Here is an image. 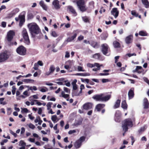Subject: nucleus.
<instances>
[{
    "label": "nucleus",
    "mask_w": 149,
    "mask_h": 149,
    "mask_svg": "<svg viewBox=\"0 0 149 149\" xmlns=\"http://www.w3.org/2000/svg\"><path fill=\"white\" fill-rule=\"evenodd\" d=\"M27 27L32 37L34 38L36 36L41 32L38 26L35 23H31L27 25Z\"/></svg>",
    "instance_id": "f257e3e1"
},
{
    "label": "nucleus",
    "mask_w": 149,
    "mask_h": 149,
    "mask_svg": "<svg viewBox=\"0 0 149 149\" xmlns=\"http://www.w3.org/2000/svg\"><path fill=\"white\" fill-rule=\"evenodd\" d=\"M133 125L132 121L131 119H125L123 121L122 123V127L123 130L125 132H126L128 129L132 127Z\"/></svg>",
    "instance_id": "f03ea898"
},
{
    "label": "nucleus",
    "mask_w": 149,
    "mask_h": 149,
    "mask_svg": "<svg viewBox=\"0 0 149 149\" xmlns=\"http://www.w3.org/2000/svg\"><path fill=\"white\" fill-rule=\"evenodd\" d=\"M77 5L78 8L81 12H84L87 10L88 8L86 5V2L84 0H79L77 1Z\"/></svg>",
    "instance_id": "7ed1b4c3"
},
{
    "label": "nucleus",
    "mask_w": 149,
    "mask_h": 149,
    "mask_svg": "<svg viewBox=\"0 0 149 149\" xmlns=\"http://www.w3.org/2000/svg\"><path fill=\"white\" fill-rule=\"evenodd\" d=\"M22 36L24 39L25 42L27 44H29L30 42L29 36L26 29H23L22 32Z\"/></svg>",
    "instance_id": "20e7f679"
},
{
    "label": "nucleus",
    "mask_w": 149,
    "mask_h": 149,
    "mask_svg": "<svg viewBox=\"0 0 149 149\" xmlns=\"http://www.w3.org/2000/svg\"><path fill=\"white\" fill-rule=\"evenodd\" d=\"M102 51L103 54L106 55L108 56L110 54V53L108 52V47L106 44H104L102 45Z\"/></svg>",
    "instance_id": "39448f33"
},
{
    "label": "nucleus",
    "mask_w": 149,
    "mask_h": 149,
    "mask_svg": "<svg viewBox=\"0 0 149 149\" xmlns=\"http://www.w3.org/2000/svg\"><path fill=\"white\" fill-rule=\"evenodd\" d=\"M9 56L6 52H3L0 54V62H4L7 60Z\"/></svg>",
    "instance_id": "423d86ee"
},
{
    "label": "nucleus",
    "mask_w": 149,
    "mask_h": 149,
    "mask_svg": "<svg viewBox=\"0 0 149 149\" xmlns=\"http://www.w3.org/2000/svg\"><path fill=\"white\" fill-rule=\"evenodd\" d=\"M16 51L17 53L22 55H24L26 53L25 48L22 46L19 47L16 49Z\"/></svg>",
    "instance_id": "0eeeda50"
},
{
    "label": "nucleus",
    "mask_w": 149,
    "mask_h": 149,
    "mask_svg": "<svg viewBox=\"0 0 149 149\" xmlns=\"http://www.w3.org/2000/svg\"><path fill=\"white\" fill-rule=\"evenodd\" d=\"M15 20L16 21H18L20 20L19 26H22L25 21L24 16L23 15H19L18 17H16L15 18Z\"/></svg>",
    "instance_id": "6e6552de"
},
{
    "label": "nucleus",
    "mask_w": 149,
    "mask_h": 149,
    "mask_svg": "<svg viewBox=\"0 0 149 149\" xmlns=\"http://www.w3.org/2000/svg\"><path fill=\"white\" fill-rule=\"evenodd\" d=\"M121 113L118 110L116 111L115 114V120L118 122H120V120Z\"/></svg>",
    "instance_id": "1a4fd4ad"
},
{
    "label": "nucleus",
    "mask_w": 149,
    "mask_h": 149,
    "mask_svg": "<svg viewBox=\"0 0 149 149\" xmlns=\"http://www.w3.org/2000/svg\"><path fill=\"white\" fill-rule=\"evenodd\" d=\"M14 35L15 33L13 31H10L7 33V40L8 41H10L13 38Z\"/></svg>",
    "instance_id": "9d476101"
},
{
    "label": "nucleus",
    "mask_w": 149,
    "mask_h": 149,
    "mask_svg": "<svg viewBox=\"0 0 149 149\" xmlns=\"http://www.w3.org/2000/svg\"><path fill=\"white\" fill-rule=\"evenodd\" d=\"M78 31L77 30L74 31L73 32V35L71 37L68 38L67 39L66 41L68 42H70L72 41L76 38L77 35V33H78Z\"/></svg>",
    "instance_id": "9b49d317"
},
{
    "label": "nucleus",
    "mask_w": 149,
    "mask_h": 149,
    "mask_svg": "<svg viewBox=\"0 0 149 149\" xmlns=\"http://www.w3.org/2000/svg\"><path fill=\"white\" fill-rule=\"evenodd\" d=\"M133 39V36L132 35H130L127 36L125 38V41L127 44L132 43Z\"/></svg>",
    "instance_id": "f8f14e48"
},
{
    "label": "nucleus",
    "mask_w": 149,
    "mask_h": 149,
    "mask_svg": "<svg viewBox=\"0 0 149 149\" xmlns=\"http://www.w3.org/2000/svg\"><path fill=\"white\" fill-rule=\"evenodd\" d=\"M111 14L113 15L115 18H116L118 16L119 11L117 8H113L111 11Z\"/></svg>",
    "instance_id": "ddd939ff"
},
{
    "label": "nucleus",
    "mask_w": 149,
    "mask_h": 149,
    "mask_svg": "<svg viewBox=\"0 0 149 149\" xmlns=\"http://www.w3.org/2000/svg\"><path fill=\"white\" fill-rule=\"evenodd\" d=\"M93 104L90 102L86 103L83 105L84 109L85 110H89L93 107Z\"/></svg>",
    "instance_id": "4468645a"
},
{
    "label": "nucleus",
    "mask_w": 149,
    "mask_h": 149,
    "mask_svg": "<svg viewBox=\"0 0 149 149\" xmlns=\"http://www.w3.org/2000/svg\"><path fill=\"white\" fill-rule=\"evenodd\" d=\"M103 95V94L94 95L92 97V98L96 101H102V95Z\"/></svg>",
    "instance_id": "2eb2a0df"
},
{
    "label": "nucleus",
    "mask_w": 149,
    "mask_h": 149,
    "mask_svg": "<svg viewBox=\"0 0 149 149\" xmlns=\"http://www.w3.org/2000/svg\"><path fill=\"white\" fill-rule=\"evenodd\" d=\"M53 5L56 9H59L60 6L59 5V1L58 0H54L53 2Z\"/></svg>",
    "instance_id": "dca6fc26"
},
{
    "label": "nucleus",
    "mask_w": 149,
    "mask_h": 149,
    "mask_svg": "<svg viewBox=\"0 0 149 149\" xmlns=\"http://www.w3.org/2000/svg\"><path fill=\"white\" fill-rule=\"evenodd\" d=\"M19 11V9L18 8H16L13 9L12 11L10 13L9 16L10 17H12L13 15H15Z\"/></svg>",
    "instance_id": "f3484780"
},
{
    "label": "nucleus",
    "mask_w": 149,
    "mask_h": 149,
    "mask_svg": "<svg viewBox=\"0 0 149 149\" xmlns=\"http://www.w3.org/2000/svg\"><path fill=\"white\" fill-rule=\"evenodd\" d=\"M134 92L133 90L131 89L129 90L128 93V95L129 99H130L133 98L134 96Z\"/></svg>",
    "instance_id": "a211bd4d"
},
{
    "label": "nucleus",
    "mask_w": 149,
    "mask_h": 149,
    "mask_svg": "<svg viewBox=\"0 0 149 149\" xmlns=\"http://www.w3.org/2000/svg\"><path fill=\"white\" fill-rule=\"evenodd\" d=\"M77 80L76 79H74L72 82V86L73 89L74 90H76L77 88V85L76 84Z\"/></svg>",
    "instance_id": "6ab92c4d"
},
{
    "label": "nucleus",
    "mask_w": 149,
    "mask_h": 149,
    "mask_svg": "<svg viewBox=\"0 0 149 149\" xmlns=\"http://www.w3.org/2000/svg\"><path fill=\"white\" fill-rule=\"evenodd\" d=\"M143 105L145 109H147L148 107L149 103L147 99L146 98H144L143 100Z\"/></svg>",
    "instance_id": "aec40b11"
},
{
    "label": "nucleus",
    "mask_w": 149,
    "mask_h": 149,
    "mask_svg": "<svg viewBox=\"0 0 149 149\" xmlns=\"http://www.w3.org/2000/svg\"><path fill=\"white\" fill-rule=\"evenodd\" d=\"M105 106V105L104 104H98L96 107V109H97V111H100L101 109L104 108Z\"/></svg>",
    "instance_id": "412c9836"
},
{
    "label": "nucleus",
    "mask_w": 149,
    "mask_h": 149,
    "mask_svg": "<svg viewBox=\"0 0 149 149\" xmlns=\"http://www.w3.org/2000/svg\"><path fill=\"white\" fill-rule=\"evenodd\" d=\"M142 3L144 5L146 8H149V3L148 0H141Z\"/></svg>",
    "instance_id": "4be33fe9"
},
{
    "label": "nucleus",
    "mask_w": 149,
    "mask_h": 149,
    "mask_svg": "<svg viewBox=\"0 0 149 149\" xmlns=\"http://www.w3.org/2000/svg\"><path fill=\"white\" fill-rule=\"evenodd\" d=\"M111 95H107L106 96H104L102 95V101H106L109 100L111 97Z\"/></svg>",
    "instance_id": "5701e85b"
},
{
    "label": "nucleus",
    "mask_w": 149,
    "mask_h": 149,
    "mask_svg": "<svg viewBox=\"0 0 149 149\" xmlns=\"http://www.w3.org/2000/svg\"><path fill=\"white\" fill-rule=\"evenodd\" d=\"M40 5L42 7L43 9L45 10H47V6L44 4V1H41L39 3Z\"/></svg>",
    "instance_id": "b1692460"
},
{
    "label": "nucleus",
    "mask_w": 149,
    "mask_h": 149,
    "mask_svg": "<svg viewBox=\"0 0 149 149\" xmlns=\"http://www.w3.org/2000/svg\"><path fill=\"white\" fill-rule=\"evenodd\" d=\"M68 8L70 11L72 13L74 14V16H76L77 15V13L73 7L72 6H69Z\"/></svg>",
    "instance_id": "393cba45"
},
{
    "label": "nucleus",
    "mask_w": 149,
    "mask_h": 149,
    "mask_svg": "<svg viewBox=\"0 0 149 149\" xmlns=\"http://www.w3.org/2000/svg\"><path fill=\"white\" fill-rule=\"evenodd\" d=\"M127 104L125 100H124L122 101L121 103V107L124 109H127Z\"/></svg>",
    "instance_id": "a878e982"
},
{
    "label": "nucleus",
    "mask_w": 149,
    "mask_h": 149,
    "mask_svg": "<svg viewBox=\"0 0 149 149\" xmlns=\"http://www.w3.org/2000/svg\"><path fill=\"white\" fill-rule=\"evenodd\" d=\"M75 75L81 76H89L90 74L89 73H77L75 74Z\"/></svg>",
    "instance_id": "bb28decb"
},
{
    "label": "nucleus",
    "mask_w": 149,
    "mask_h": 149,
    "mask_svg": "<svg viewBox=\"0 0 149 149\" xmlns=\"http://www.w3.org/2000/svg\"><path fill=\"white\" fill-rule=\"evenodd\" d=\"M81 143L80 141H77L74 144V146L76 148H79L81 145Z\"/></svg>",
    "instance_id": "cd10ccee"
},
{
    "label": "nucleus",
    "mask_w": 149,
    "mask_h": 149,
    "mask_svg": "<svg viewBox=\"0 0 149 149\" xmlns=\"http://www.w3.org/2000/svg\"><path fill=\"white\" fill-rule=\"evenodd\" d=\"M51 119L54 123H55L58 120L57 116L56 115L52 116L51 117Z\"/></svg>",
    "instance_id": "c85d7f7f"
},
{
    "label": "nucleus",
    "mask_w": 149,
    "mask_h": 149,
    "mask_svg": "<svg viewBox=\"0 0 149 149\" xmlns=\"http://www.w3.org/2000/svg\"><path fill=\"white\" fill-rule=\"evenodd\" d=\"M120 101L119 100H118L116 102L114 105L113 106L114 109H116L119 107Z\"/></svg>",
    "instance_id": "c756f323"
},
{
    "label": "nucleus",
    "mask_w": 149,
    "mask_h": 149,
    "mask_svg": "<svg viewBox=\"0 0 149 149\" xmlns=\"http://www.w3.org/2000/svg\"><path fill=\"white\" fill-rule=\"evenodd\" d=\"M98 65V63H95L94 64H91L90 63H88L86 64L87 66L89 68H93L95 66H97Z\"/></svg>",
    "instance_id": "7c9ffc66"
},
{
    "label": "nucleus",
    "mask_w": 149,
    "mask_h": 149,
    "mask_svg": "<svg viewBox=\"0 0 149 149\" xmlns=\"http://www.w3.org/2000/svg\"><path fill=\"white\" fill-rule=\"evenodd\" d=\"M39 88L40 91L42 92H45L48 91V88L45 87H40Z\"/></svg>",
    "instance_id": "2f4dec72"
},
{
    "label": "nucleus",
    "mask_w": 149,
    "mask_h": 149,
    "mask_svg": "<svg viewBox=\"0 0 149 149\" xmlns=\"http://www.w3.org/2000/svg\"><path fill=\"white\" fill-rule=\"evenodd\" d=\"M55 68L53 65H51L49 67V70L52 73L54 71Z\"/></svg>",
    "instance_id": "473e14b6"
},
{
    "label": "nucleus",
    "mask_w": 149,
    "mask_h": 149,
    "mask_svg": "<svg viewBox=\"0 0 149 149\" xmlns=\"http://www.w3.org/2000/svg\"><path fill=\"white\" fill-rule=\"evenodd\" d=\"M101 38L102 40H105L108 36L107 34L104 33L101 35Z\"/></svg>",
    "instance_id": "72a5a7b5"
},
{
    "label": "nucleus",
    "mask_w": 149,
    "mask_h": 149,
    "mask_svg": "<svg viewBox=\"0 0 149 149\" xmlns=\"http://www.w3.org/2000/svg\"><path fill=\"white\" fill-rule=\"evenodd\" d=\"M113 45L115 47H120V44L117 41H114L113 42Z\"/></svg>",
    "instance_id": "f704fd0d"
},
{
    "label": "nucleus",
    "mask_w": 149,
    "mask_h": 149,
    "mask_svg": "<svg viewBox=\"0 0 149 149\" xmlns=\"http://www.w3.org/2000/svg\"><path fill=\"white\" fill-rule=\"evenodd\" d=\"M19 146L21 147H25L26 146V143L23 140H21L19 142Z\"/></svg>",
    "instance_id": "c9c22d12"
},
{
    "label": "nucleus",
    "mask_w": 149,
    "mask_h": 149,
    "mask_svg": "<svg viewBox=\"0 0 149 149\" xmlns=\"http://www.w3.org/2000/svg\"><path fill=\"white\" fill-rule=\"evenodd\" d=\"M62 96L65 98H68L69 97L68 94H65L64 91H62L61 93Z\"/></svg>",
    "instance_id": "e433bc0d"
},
{
    "label": "nucleus",
    "mask_w": 149,
    "mask_h": 149,
    "mask_svg": "<svg viewBox=\"0 0 149 149\" xmlns=\"http://www.w3.org/2000/svg\"><path fill=\"white\" fill-rule=\"evenodd\" d=\"M139 35L142 36H147V33L146 32L141 31L139 32Z\"/></svg>",
    "instance_id": "4c0bfd02"
},
{
    "label": "nucleus",
    "mask_w": 149,
    "mask_h": 149,
    "mask_svg": "<svg viewBox=\"0 0 149 149\" xmlns=\"http://www.w3.org/2000/svg\"><path fill=\"white\" fill-rule=\"evenodd\" d=\"M77 70L78 71L85 72V70L84 69L83 67L80 66H77Z\"/></svg>",
    "instance_id": "58836bf2"
},
{
    "label": "nucleus",
    "mask_w": 149,
    "mask_h": 149,
    "mask_svg": "<svg viewBox=\"0 0 149 149\" xmlns=\"http://www.w3.org/2000/svg\"><path fill=\"white\" fill-rule=\"evenodd\" d=\"M82 19L85 22H88L89 20L87 16H84L82 17Z\"/></svg>",
    "instance_id": "ea45409f"
},
{
    "label": "nucleus",
    "mask_w": 149,
    "mask_h": 149,
    "mask_svg": "<svg viewBox=\"0 0 149 149\" xmlns=\"http://www.w3.org/2000/svg\"><path fill=\"white\" fill-rule=\"evenodd\" d=\"M27 125L32 130L34 129L35 128V126L31 123H29L27 124Z\"/></svg>",
    "instance_id": "a19ab883"
},
{
    "label": "nucleus",
    "mask_w": 149,
    "mask_h": 149,
    "mask_svg": "<svg viewBox=\"0 0 149 149\" xmlns=\"http://www.w3.org/2000/svg\"><path fill=\"white\" fill-rule=\"evenodd\" d=\"M68 81V80H66L64 81H58L56 82V83L59 85H65L64 82H66Z\"/></svg>",
    "instance_id": "79ce46f5"
},
{
    "label": "nucleus",
    "mask_w": 149,
    "mask_h": 149,
    "mask_svg": "<svg viewBox=\"0 0 149 149\" xmlns=\"http://www.w3.org/2000/svg\"><path fill=\"white\" fill-rule=\"evenodd\" d=\"M91 46L95 48H96L98 47V44L97 43L95 42H93L91 43Z\"/></svg>",
    "instance_id": "37998d69"
},
{
    "label": "nucleus",
    "mask_w": 149,
    "mask_h": 149,
    "mask_svg": "<svg viewBox=\"0 0 149 149\" xmlns=\"http://www.w3.org/2000/svg\"><path fill=\"white\" fill-rule=\"evenodd\" d=\"M52 104V103L51 102H48L47 104V110H49L51 109V105Z\"/></svg>",
    "instance_id": "c03bdc74"
},
{
    "label": "nucleus",
    "mask_w": 149,
    "mask_h": 149,
    "mask_svg": "<svg viewBox=\"0 0 149 149\" xmlns=\"http://www.w3.org/2000/svg\"><path fill=\"white\" fill-rule=\"evenodd\" d=\"M21 111L22 113H27L29 111V110L27 108H21Z\"/></svg>",
    "instance_id": "a18cd8bd"
},
{
    "label": "nucleus",
    "mask_w": 149,
    "mask_h": 149,
    "mask_svg": "<svg viewBox=\"0 0 149 149\" xmlns=\"http://www.w3.org/2000/svg\"><path fill=\"white\" fill-rule=\"evenodd\" d=\"M89 7H91L92 8H94V2L93 1H92L89 3Z\"/></svg>",
    "instance_id": "49530a36"
},
{
    "label": "nucleus",
    "mask_w": 149,
    "mask_h": 149,
    "mask_svg": "<svg viewBox=\"0 0 149 149\" xmlns=\"http://www.w3.org/2000/svg\"><path fill=\"white\" fill-rule=\"evenodd\" d=\"M81 81L82 82H86L88 84L89 82V80L88 79H84L83 78H81Z\"/></svg>",
    "instance_id": "de8ad7c7"
},
{
    "label": "nucleus",
    "mask_w": 149,
    "mask_h": 149,
    "mask_svg": "<svg viewBox=\"0 0 149 149\" xmlns=\"http://www.w3.org/2000/svg\"><path fill=\"white\" fill-rule=\"evenodd\" d=\"M96 66L97 67V68L93 69V71H97L98 70H99L100 69V64L99 63H98V65Z\"/></svg>",
    "instance_id": "09e8293b"
},
{
    "label": "nucleus",
    "mask_w": 149,
    "mask_h": 149,
    "mask_svg": "<svg viewBox=\"0 0 149 149\" xmlns=\"http://www.w3.org/2000/svg\"><path fill=\"white\" fill-rule=\"evenodd\" d=\"M100 56V54H96L93 56V57L96 59H98L99 58Z\"/></svg>",
    "instance_id": "8fccbe9b"
},
{
    "label": "nucleus",
    "mask_w": 149,
    "mask_h": 149,
    "mask_svg": "<svg viewBox=\"0 0 149 149\" xmlns=\"http://www.w3.org/2000/svg\"><path fill=\"white\" fill-rule=\"evenodd\" d=\"M63 89H64V91L66 93H70V90L69 88H68L66 87H64Z\"/></svg>",
    "instance_id": "3c124183"
},
{
    "label": "nucleus",
    "mask_w": 149,
    "mask_h": 149,
    "mask_svg": "<svg viewBox=\"0 0 149 149\" xmlns=\"http://www.w3.org/2000/svg\"><path fill=\"white\" fill-rule=\"evenodd\" d=\"M9 132H10V133L12 135H13L15 137H17V134L16 133H15V132H13L12 130H9Z\"/></svg>",
    "instance_id": "603ef678"
},
{
    "label": "nucleus",
    "mask_w": 149,
    "mask_h": 149,
    "mask_svg": "<svg viewBox=\"0 0 149 149\" xmlns=\"http://www.w3.org/2000/svg\"><path fill=\"white\" fill-rule=\"evenodd\" d=\"M131 14L136 17H137L138 16V14L136 13V12L134 10L131 11Z\"/></svg>",
    "instance_id": "864d4df0"
},
{
    "label": "nucleus",
    "mask_w": 149,
    "mask_h": 149,
    "mask_svg": "<svg viewBox=\"0 0 149 149\" xmlns=\"http://www.w3.org/2000/svg\"><path fill=\"white\" fill-rule=\"evenodd\" d=\"M31 81H33V80L30 79H24L23 81L26 83H29Z\"/></svg>",
    "instance_id": "5fc2aeb1"
},
{
    "label": "nucleus",
    "mask_w": 149,
    "mask_h": 149,
    "mask_svg": "<svg viewBox=\"0 0 149 149\" xmlns=\"http://www.w3.org/2000/svg\"><path fill=\"white\" fill-rule=\"evenodd\" d=\"M38 67L39 65H38V64L37 63H35L34 65L33 68L34 70H36L38 69Z\"/></svg>",
    "instance_id": "6e6d98bb"
},
{
    "label": "nucleus",
    "mask_w": 149,
    "mask_h": 149,
    "mask_svg": "<svg viewBox=\"0 0 149 149\" xmlns=\"http://www.w3.org/2000/svg\"><path fill=\"white\" fill-rule=\"evenodd\" d=\"M142 69V67L141 66H137L136 67V69L135 70H133V72H136V70H141Z\"/></svg>",
    "instance_id": "4d7b16f0"
},
{
    "label": "nucleus",
    "mask_w": 149,
    "mask_h": 149,
    "mask_svg": "<svg viewBox=\"0 0 149 149\" xmlns=\"http://www.w3.org/2000/svg\"><path fill=\"white\" fill-rule=\"evenodd\" d=\"M110 81L109 79H102V82L103 83L109 82Z\"/></svg>",
    "instance_id": "13d9d810"
},
{
    "label": "nucleus",
    "mask_w": 149,
    "mask_h": 149,
    "mask_svg": "<svg viewBox=\"0 0 149 149\" xmlns=\"http://www.w3.org/2000/svg\"><path fill=\"white\" fill-rule=\"evenodd\" d=\"M16 89V88L15 87V86H13L12 87V92L13 95H14L15 94Z\"/></svg>",
    "instance_id": "bf43d9fd"
},
{
    "label": "nucleus",
    "mask_w": 149,
    "mask_h": 149,
    "mask_svg": "<svg viewBox=\"0 0 149 149\" xmlns=\"http://www.w3.org/2000/svg\"><path fill=\"white\" fill-rule=\"evenodd\" d=\"M52 35L54 37H56L58 35L54 31H53L51 33Z\"/></svg>",
    "instance_id": "052dcab7"
},
{
    "label": "nucleus",
    "mask_w": 149,
    "mask_h": 149,
    "mask_svg": "<svg viewBox=\"0 0 149 149\" xmlns=\"http://www.w3.org/2000/svg\"><path fill=\"white\" fill-rule=\"evenodd\" d=\"M85 137L84 136H82L78 140V141H80L82 143V142L83 141H84L85 139Z\"/></svg>",
    "instance_id": "680f3d73"
},
{
    "label": "nucleus",
    "mask_w": 149,
    "mask_h": 149,
    "mask_svg": "<svg viewBox=\"0 0 149 149\" xmlns=\"http://www.w3.org/2000/svg\"><path fill=\"white\" fill-rule=\"evenodd\" d=\"M25 132V129L24 127H22L21 128V134H23Z\"/></svg>",
    "instance_id": "e2e57ef3"
},
{
    "label": "nucleus",
    "mask_w": 149,
    "mask_h": 149,
    "mask_svg": "<svg viewBox=\"0 0 149 149\" xmlns=\"http://www.w3.org/2000/svg\"><path fill=\"white\" fill-rule=\"evenodd\" d=\"M8 113H7L8 115H10L11 113V109L10 108H8L7 109Z\"/></svg>",
    "instance_id": "0e129e2a"
},
{
    "label": "nucleus",
    "mask_w": 149,
    "mask_h": 149,
    "mask_svg": "<svg viewBox=\"0 0 149 149\" xmlns=\"http://www.w3.org/2000/svg\"><path fill=\"white\" fill-rule=\"evenodd\" d=\"M56 81H64L65 80L64 78H61L56 79Z\"/></svg>",
    "instance_id": "69168bd1"
},
{
    "label": "nucleus",
    "mask_w": 149,
    "mask_h": 149,
    "mask_svg": "<svg viewBox=\"0 0 149 149\" xmlns=\"http://www.w3.org/2000/svg\"><path fill=\"white\" fill-rule=\"evenodd\" d=\"M37 63L38 64V65H39L40 66H42L43 65V63L42 61H38Z\"/></svg>",
    "instance_id": "338daca9"
},
{
    "label": "nucleus",
    "mask_w": 149,
    "mask_h": 149,
    "mask_svg": "<svg viewBox=\"0 0 149 149\" xmlns=\"http://www.w3.org/2000/svg\"><path fill=\"white\" fill-rule=\"evenodd\" d=\"M143 80L147 84H149V81L148 78L146 77H144L143 78Z\"/></svg>",
    "instance_id": "774afa93"
}]
</instances>
